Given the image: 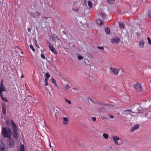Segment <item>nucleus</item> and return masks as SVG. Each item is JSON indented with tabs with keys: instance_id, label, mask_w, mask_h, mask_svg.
I'll use <instances>...</instances> for the list:
<instances>
[{
	"instance_id": "f257e3e1",
	"label": "nucleus",
	"mask_w": 151,
	"mask_h": 151,
	"mask_svg": "<svg viewBox=\"0 0 151 151\" xmlns=\"http://www.w3.org/2000/svg\"><path fill=\"white\" fill-rule=\"evenodd\" d=\"M1 133L4 138L8 139L11 138L12 132L11 129L8 127H3L1 129Z\"/></svg>"
},
{
	"instance_id": "f03ea898",
	"label": "nucleus",
	"mask_w": 151,
	"mask_h": 151,
	"mask_svg": "<svg viewBox=\"0 0 151 151\" xmlns=\"http://www.w3.org/2000/svg\"><path fill=\"white\" fill-rule=\"evenodd\" d=\"M12 126L13 129L12 133L13 138L15 139H17L18 137V134L17 133L18 129L15 124L11 120Z\"/></svg>"
},
{
	"instance_id": "7ed1b4c3",
	"label": "nucleus",
	"mask_w": 151,
	"mask_h": 151,
	"mask_svg": "<svg viewBox=\"0 0 151 151\" xmlns=\"http://www.w3.org/2000/svg\"><path fill=\"white\" fill-rule=\"evenodd\" d=\"M134 87L136 91L138 92H141L142 88L141 84L138 82H137L134 85Z\"/></svg>"
},
{
	"instance_id": "20e7f679",
	"label": "nucleus",
	"mask_w": 151,
	"mask_h": 151,
	"mask_svg": "<svg viewBox=\"0 0 151 151\" xmlns=\"http://www.w3.org/2000/svg\"><path fill=\"white\" fill-rule=\"evenodd\" d=\"M110 69L111 70V73L115 75H117L118 74L119 70L118 69L114 68H110Z\"/></svg>"
},
{
	"instance_id": "39448f33",
	"label": "nucleus",
	"mask_w": 151,
	"mask_h": 151,
	"mask_svg": "<svg viewBox=\"0 0 151 151\" xmlns=\"http://www.w3.org/2000/svg\"><path fill=\"white\" fill-rule=\"evenodd\" d=\"M8 144L9 147L10 148L13 147L14 146V140L12 138L8 139Z\"/></svg>"
},
{
	"instance_id": "423d86ee",
	"label": "nucleus",
	"mask_w": 151,
	"mask_h": 151,
	"mask_svg": "<svg viewBox=\"0 0 151 151\" xmlns=\"http://www.w3.org/2000/svg\"><path fill=\"white\" fill-rule=\"evenodd\" d=\"M120 38L119 37H114L111 39V41L113 44H117L119 42Z\"/></svg>"
},
{
	"instance_id": "0eeeda50",
	"label": "nucleus",
	"mask_w": 151,
	"mask_h": 151,
	"mask_svg": "<svg viewBox=\"0 0 151 151\" xmlns=\"http://www.w3.org/2000/svg\"><path fill=\"white\" fill-rule=\"evenodd\" d=\"M3 80L2 79L1 82L0 83V94L2 93V92L4 91H5V90L4 89L5 87L4 86L3 84Z\"/></svg>"
},
{
	"instance_id": "6e6552de",
	"label": "nucleus",
	"mask_w": 151,
	"mask_h": 151,
	"mask_svg": "<svg viewBox=\"0 0 151 151\" xmlns=\"http://www.w3.org/2000/svg\"><path fill=\"white\" fill-rule=\"evenodd\" d=\"M49 48L52 52L56 54H57V51L53 46L50 45L49 46Z\"/></svg>"
},
{
	"instance_id": "1a4fd4ad",
	"label": "nucleus",
	"mask_w": 151,
	"mask_h": 151,
	"mask_svg": "<svg viewBox=\"0 0 151 151\" xmlns=\"http://www.w3.org/2000/svg\"><path fill=\"white\" fill-rule=\"evenodd\" d=\"M112 139L114 142L115 144L116 145H118V137L116 136H113L112 137Z\"/></svg>"
},
{
	"instance_id": "9d476101",
	"label": "nucleus",
	"mask_w": 151,
	"mask_h": 151,
	"mask_svg": "<svg viewBox=\"0 0 151 151\" xmlns=\"http://www.w3.org/2000/svg\"><path fill=\"white\" fill-rule=\"evenodd\" d=\"M145 42L143 40H141L139 41V47L141 48H143L144 46Z\"/></svg>"
},
{
	"instance_id": "9b49d317",
	"label": "nucleus",
	"mask_w": 151,
	"mask_h": 151,
	"mask_svg": "<svg viewBox=\"0 0 151 151\" xmlns=\"http://www.w3.org/2000/svg\"><path fill=\"white\" fill-rule=\"evenodd\" d=\"M69 120L68 118L65 117L63 118V123L64 124L66 125L68 124Z\"/></svg>"
},
{
	"instance_id": "f8f14e48",
	"label": "nucleus",
	"mask_w": 151,
	"mask_h": 151,
	"mask_svg": "<svg viewBox=\"0 0 151 151\" xmlns=\"http://www.w3.org/2000/svg\"><path fill=\"white\" fill-rule=\"evenodd\" d=\"M96 22L98 24L101 25L103 23V21L100 19H98L96 20Z\"/></svg>"
},
{
	"instance_id": "ddd939ff",
	"label": "nucleus",
	"mask_w": 151,
	"mask_h": 151,
	"mask_svg": "<svg viewBox=\"0 0 151 151\" xmlns=\"http://www.w3.org/2000/svg\"><path fill=\"white\" fill-rule=\"evenodd\" d=\"M11 120L12 119H11L10 121L9 119H7L6 120V124L7 126H9L11 125H12Z\"/></svg>"
},
{
	"instance_id": "4468645a",
	"label": "nucleus",
	"mask_w": 151,
	"mask_h": 151,
	"mask_svg": "<svg viewBox=\"0 0 151 151\" xmlns=\"http://www.w3.org/2000/svg\"><path fill=\"white\" fill-rule=\"evenodd\" d=\"M100 16L103 19H105L106 17V15L104 13V12H100Z\"/></svg>"
},
{
	"instance_id": "2eb2a0df",
	"label": "nucleus",
	"mask_w": 151,
	"mask_h": 151,
	"mask_svg": "<svg viewBox=\"0 0 151 151\" xmlns=\"http://www.w3.org/2000/svg\"><path fill=\"white\" fill-rule=\"evenodd\" d=\"M105 30L106 32L107 35H109L110 33V29L108 27H105Z\"/></svg>"
},
{
	"instance_id": "dca6fc26",
	"label": "nucleus",
	"mask_w": 151,
	"mask_h": 151,
	"mask_svg": "<svg viewBox=\"0 0 151 151\" xmlns=\"http://www.w3.org/2000/svg\"><path fill=\"white\" fill-rule=\"evenodd\" d=\"M5 146L4 145H0V151H4Z\"/></svg>"
},
{
	"instance_id": "f3484780",
	"label": "nucleus",
	"mask_w": 151,
	"mask_h": 151,
	"mask_svg": "<svg viewBox=\"0 0 151 151\" xmlns=\"http://www.w3.org/2000/svg\"><path fill=\"white\" fill-rule=\"evenodd\" d=\"M6 108L4 106L2 107V112L5 115L6 114Z\"/></svg>"
},
{
	"instance_id": "a211bd4d",
	"label": "nucleus",
	"mask_w": 151,
	"mask_h": 151,
	"mask_svg": "<svg viewBox=\"0 0 151 151\" xmlns=\"http://www.w3.org/2000/svg\"><path fill=\"white\" fill-rule=\"evenodd\" d=\"M64 86L65 89L67 90L69 89L70 88V87L68 84L64 85Z\"/></svg>"
},
{
	"instance_id": "6ab92c4d",
	"label": "nucleus",
	"mask_w": 151,
	"mask_h": 151,
	"mask_svg": "<svg viewBox=\"0 0 151 151\" xmlns=\"http://www.w3.org/2000/svg\"><path fill=\"white\" fill-rule=\"evenodd\" d=\"M0 94V96L1 98V99L3 101H5V102H8V101L7 100L6 98L4 97L2 95V93H1V94Z\"/></svg>"
},
{
	"instance_id": "aec40b11",
	"label": "nucleus",
	"mask_w": 151,
	"mask_h": 151,
	"mask_svg": "<svg viewBox=\"0 0 151 151\" xmlns=\"http://www.w3.org/2000/svg\"><path fill=\"white\" fill-rule=\"evenodd\" d=\"M119 26L120 28H122L123 29L124 28V24L123 23H119Z\"/></svg>"
},
{
	"instance_id": "412c9836",
	"label": "nucleus",
	"mask_w": 151,
	"mask_h": 151,
	"mask_svg": "<svg viewBox=\"0 0 151 151\" xmlns=\"http://www.w3.org/2000/svg\"><path fill=\"white\" fill-rule=\"evenodd\" d=\"M88 6L90 8H92L93 7V4H92L91 1H88Z\"/></svg>"
},
{
	"instance_id": "4be33fe9",
	"label": "nucleus",
	"mask_w": 151,
	"mask_h": 151,
	"mask_svg": "<svg viewBox=\"0 0 151 151\" xmlns=\"http://www.w3.org/2000/svg\"><path fill=\"white\" fill-rule=\"evenodd\" d=\"M115 0H108V2L109 4H112L114 3Z\"/></svg>"
},
{
	"instance_id": "5701e85b",
	"label": "nucleus",
	"mask_w": 151,
	"mask_h": 151,
	"mask_svg": "<svg viewBox=\"0 0 151 151\" xmlns=\"http://www.w3.org/2000/svg\"><path fill=\"white\" fill-rule=\"evenodd\" d=\"M103 136L105 139H107L109 137L108 134L106 133H104L103 134Z\"/></svg>"
},
{
	"instance_id": "b1692460",
	"label": "nucleus",
	"mask_w": 151,
	"mask_h": 151,
	"mask_svg": "<svg viewBox=\"0 0 151 151\" xmlns=\"http://www.w3.org/2000/svg\"><path fill=\"white\" fill-rule=\"evenodd\" d=\"M20 151H25L24 146L23 145L21 146L20 147Z\"/></svg>"
},
{
	"instance_id": "393cba45",
	"label": "nucleus",
	"mask_w": 151,
	"mask_h": 151,
	"mask_svg": "<svg viewBox=\"0 0 151 151\" xmlns=\"http://www.w3.org/2000/svg\"><path fill=\"white\" fill-rule=\"evenodd\" d=\"M118 145H120L122 144V140L121 139H120L119 137H118Z\"/></svg>"
},
{
	"instance_id": "a878e982",
	"label": "nucleus",
	"mask_w": 151,
	"mask_h": 151,
	"mask_svg": "<svg viewBox=\"0 0 151 151\" xmlns=\"http://www.w3.org/2000/svg\"><path fill=\"white\" fill-rule=\"evenodd\" d=\"M45 79H48V78L50 77V75L48 73H46L45 74Z\"/></svg>"
},
{
	"instance_id": "bb28decb",
	"label": "nucleus",
	"mask_w": 151,
	"mask_h": 151,
	"mask_svg": "<svg viewBox=\"0 0 151 151\" xmlns=\"http://www.w3.org/2000/svg\"><path fill=\"white\" fill-rule=\"evenodd\" d=\"M51 81L55 85H56V81H55V80L53 78H52L51 79Z\"/></svg>"
},
{
	"instance_id": "cd10ccee",
	"label": "nucleus",
	"mask_w": 151,
	"mask_h": 151,
	"mask_svg": "<svg viewBox=\"0 0 151 151\" xmlns=\"http://www.w3.org/2000/svg\"><path fill=\"white\" fill-rule=\"evenodd\" d=\"M65 101L68 103V104L71 105V101L69 100H68L66 99H65Z\"/></svg>"
},
{
	"instance_id": "c85d7f7f",
	"label": "nucleus",
	"mask_w": 151,
	"mask_h": 151,
	"mask_svg": "<svg viewBox=\"0 0 151 151\" xmlns=\"http://www.w3.org/2000/svg\"><path fill=\"white\" fill-rule=\"evenodd\" d=\"M48 79H45V86H47L48 85V83L47 82Z\"/></svg>"
},
{
	"instance_id": "c756f323",
	"label": "nucleus",
	"mask_w": 151,
	"mask_h": 151,
	"mask_svg": "<svg viewBox=\"0 0 151 151\" xmlns=\"http://www.w3.org/2000/svg\"><path fill=\"white\" fill-rule=\"evenodd\" d=\"M147 40H148V44H150L151 45V40L150 38L148 37L147 38Z\"/></svg>"
},
{
	"instance_id": "7c9ffc66",
	"label": "nucleus",
	"mask_w": 151,
	"mask_h": 151,
	"mask_svg": "<svg viewBox=\"0 0 151 151\" xmlns=\"http://www.w3.org/2000/svg\"><path fill=\"white\" fill-rule=\"evenodd\" d=\"M30 47L34 52H35V49L32 45H30Z\"/></svg>"
},
{
	"instance_id": "2f4dec72",
	"label": "nucleus",
	"mask_w": 151,
	"mask_h": 151,
	"mask_svg": "<svg viewBox=\"0 0 151 151\" xmlns=\"http://www.w3.org/2000/svg\"><path fill=\"white\" fill-rule=\"evenodd\" d=\"M78 59L79 60H81L83 59V57L81 55H78Z\"/></svg>"
},
{
	"instance_id": "473e14b6",
	"label": "nucleus",
	"mask_w": 151,
	"mask_h": 151,
	"mask_svg": "<svg viewBox=\"0 0 151 151\" xmlns=\"http://www.w3.org/2000/svg\"><path fill=\"white\" fill-rule=\"evenodd\" d=\"M148 15L149 17H151V9H150L149 11Z\"/></svg>"
},
{
	"instance_id": "72a5a7b5",
	"label": "nucleus",
	"mask_w": 151,
	"mask_h": 151,
	"mask_svg": "<svg viewBox=\"0 0 151 151\" xmlns=\"http://www.w3.org/2000/svg\"><path fill=\"white\" fill-rule=\"evenodd\" d=\"M36 13L38 14V17H39L40 15L41 12L40 11H37L36 12Z\"/></svg>"
},
{
	"instance_id": "f704fd0d",
	"label": "nucleus",
	"mask_w": 151,
	"mask_h": 151,
	"mask_svg": "<svg viewBox=\"0 0 151 151\" xmlns=\"http://www.w3.org/2000/svg\"><path fill=\"white\" fill-rule=\"evenodd\" d=\"M133 127L134 128V129H137L139 127V125H137Z\"/></svg>"
},
{
	"instance_id": "c9c22d12",
	"label": "nucleus",
	"mask_w": 151,
	"mask_h": 151,
	"mask_svg": "<svg viewBox=\"0 0 151 151\" xmlns=\"http://www.w3.org/2000/svg\"><path fill=\"white\" fill-rule=\"evenodd\" d=\"M41 57L42 58H43L44 59H45V56L44 55L41 54Z\"/></svg>"
},
{
	"instance_id": "e433bc0d",
	"label": "nucleus",
	"mask_w": 151,
	"mask_h": 151,
	"mask_svg": "<svg viewBox=\"0 0 151 151\" xmlns=\"http://www.w3.org/2000/svg\"><path fill=\"white\" fill-rule=\"evenodd\" d=\"M98 48L100 49H102V50H104V47H100L99 46H98Z\"/></svg>"
},
{
	"instance_id": "4c0bfd02",
	"label": "nucleus",
	"mask_w": 151,
	"mask_h": 151,
	"mask_svg": "<svg viewBox=\"0 0 151 151\" xmlns=\"http://www.w3.org/2000/svg\"><path fill=\"white\" fill-rule=\"evenodd\" d=\"M92 120L93 121H96V118L95 117H93L92 118Z\"/></svg>"
},
{
	"instance_id": "58836bf2",
	"label": "nucleus",
	"mask_w": 151,
	"mask_h": 151,
	"mask_svg": "<svg viewBox=\"0 0 151 151\" xmlns=\"http://www.w3.org/2000/svg\"><path fill=\"white\" fill-rule=\"evenodd\" d=\"M135 129H134V128L133 127L132 128H131L130 130V131L131 132H133L134 130Z\"/></svg>"
},
{
	"instance_id": "ea45409f",
	"label": "nucleus",
	"mask_w": 151,
	"mask_h": 151,
	"mask_svg": "<svg viewBox=\"0 0 151 151\" xmlns=\"http://www.w3.org/2000/svg\"><path fill=\"white\" fill-rule=\"evenodd\" d=\"M51 39L53 41H55V39L54 37H52Z\"/></svg>"
},
{
	"instance_id": "a19ab883",
	"label": "nucleus",
	"mask_w": 151,
	"mask_h": 151,
	"mask_svg": "<svg viewBox=\"0 0 151 151\" xmlns=\"http://www.w3.org/2000/svg\"><path fill=\"white\" fill-rule=\"evenodd\" d=\"M31 28L29 27H28L27 28V30L29 32H30V31H31Z\"/></svg>"
},
{
	"instance_id": "79ce46f5",
	"label": "nucleus",
	"mask_w": 151,
	"mask_h": 151,
	"mask_svg": "<svg viewBox=\"0 0 151 151\" xmlns=\"http://www.w3.org/2000/svg\"><path fill=\"white\" fill-rule=\"evenodd\" d=\"M136 34L137 35V36H139L140 35V33L139 32H137L136 33Z\"/></svg>"
},
{
	"instance_id": "37998d69",
	"label": "nucleus",
	"mask_w": 151,
	"mask_h": 151,
	"mask_svg": "<svg viewBox=\"0 0 151 151\" xmlns=\"http://www.w3.org/2000/svg\"><path fill=\"white\" fill-rule=\"evenodd\" d=\"M72 11H76L78 10V9H75V8H73L72 9Z\"/></svg>"
},
{
	"instance_id": "c03bdc74",
	"label": "nucleus",
	"mask_w": 151,
	"mask_h": 151,
	"mask_svg": "<svg viewBox=\"0 0 151 151\" xmlns=\"http://www.w3.org/2000/svg\"><path fill=\"white\" fill-rule=\"evenodd\" d=\"M88 99H89L88 101H89V100L91 102H94V101H93L92 99L91 98H89Z\"/></svg>"
},
{
	"instance_id": "a18cd8bd",
	"label": "nucleus",
	"mask_w": 151,
	"mask_h": 151,
	"mask_svg": "<svg viewBox=\"0 0 151 151\" xmlns=\"http://www.w3.org/2000/svg\"><path fill=\"white\" fill-rule=\"evenodd\" d=\"M107 86L106 85H105V86H104V87H103V88L104 89H106V88H107Z\"/></svg>"
},
{
	"instance_id": "49530a36",
	"label": "nucleus",
	"mask_w": 151,
	"mask_h": 151,
	"mask_svg": "<svg viewBox=\"0 0 151 151\" xmlns=\"http://www.w3.org/2000/svg\"><path fill=\"white\" fill-rule=\"evenodd\" d=\"M109 116L111 118H112V119L114 118V116L112 115H110Z\"/></svg>"
},
{
	"instance_id": "de8ad7c7",
	"label": "nucleus",
	"mask_w": 151,
	"mask_h": 151,
	"mask_svg": "<svg viewBox=\"0 0 151 151\" xmlns=\"http://www.w3.org/2000/svg\"><path fill=\"white\" fill-rule=\"evenodd\" d=\"M24 77V76L23 75V74H22L21 76V78H23Z\"/></svg>"
},
{
	"instance_id": "09e8293b",
	"label": "nucleus",
	"mask_w": 151,
	"mask_h": 151,
	"mask_svg": "<svg viewBox=\"0 0 151 151\" xmlns=\"http://www.w3.org/2000/svg\"><path fill=\"white\" fill-rule=\"evenodd\" d=\"M149 82L151 84V80L149 81Z\"/></svg>"
},
{
	"instance_id": "8fccbe9b",
	"label": "nucleus",
	"mask_w": 151,
	"mask_h": 151,
	"mask_svg": "<svg viewBox=\"0 0 151 151\" xmlns=\"http://www.w3.org/2000/svg\"><path fill=\"white\" fill-rule=\"evenodd\" d=\"M50 147H51V144H50Z\"/></svg>"
},
{
	"instance_id": "3c124183",
	"label": "nucleus",
	"mask_w": 151,
	"mask_h": 151,
	"mask_svg": "<svg viewBox=\"0 0 151 151\" xmlns=\"http://www.w3.org/2000/svg\"><path fill=\"white\" fill-rule=\"evenodd\" d=\"M45 18L46 19H47V18H48V17H46Z\"/></svg>"
}]
</instances>
